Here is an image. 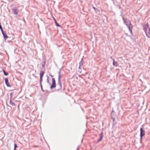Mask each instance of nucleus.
Masks as SVG:
<instances>
[{"label":"nucleus","instance_id":"1","mask_svg":"<svg viewBox=\"0 0 150 150\" xmlns=\"http://www.w3.org/2000/svg\"><path fill=\"white\" fill-rule=\"evenodd\" d=\"M143 30L146 33V35L149 38H150V28L148 27V24L146 23L143 25Z\"/></svg>","mask_w":150,"mask_h":150},{"label":"nucleus","instance_id":"2","mask_svg":"<svg viewBox=\"0 0 150 150\" xmlns=\"http://www.w3.org/2000/svg\"><path fill=\"white\" fill-rule=\"evenodd\" d=\"M127 27L128 28L130 32L132 34V25L131 24V22L130 21L127 20L126 21V22L125 23Z\"/></svg>","mask_w":150,"mask_h":150},{"label":"nucleus","instance_id":"3","mask_svg":"<svg viewBox=\"0 0 150 150\" xmlns=\"http://www.w3.org/2000/svg\"><path fill=\"white\" fill-rule=\"evenodd\" d=\"M12 11L13 14L16 15H17L19 12V10L16 7H14L11 9Z\"/></svg>","mask_w":150,"mask_h":150},{"label":"nucleus","instance_id":"4","mask_svg":"<svg viewBox=\"0 0 150 150\" xmlns=\"http://www.w3.org/2000/svg\"><path fill=\"white\" fill-rule=\"evenodd\" d=\"M60 70L59 71V75L58 76V85H59V87L61 88L62 87V85H61V80H60Z\"/></svg>","mask_w":150,"mask_h":150},{"label":"nucleus","instance_id":"5","mask_svg":"<svg viewBox=\"0 0 150 150\" xmlns=\"http://www.w3.org/2000/svg\"><path fill=\"white\" fill-rule=\"evenodd\" d=\"M56 86L55 80L54 78H52V83L51 85L50 88L51 89H52L55 88Z\"/></svg>","mask_w":150,"mask_h":150},{"label":"nucleus","instance_id":"6","mask_svg":"<svg viewBox=\"0 0 150 150\" xmlns=\"http://www.w3.org/2000/svg\"><path fill=\"white\" fill-rule=\"evenodd\" d=\"M5 81L6 84V86L8 87H10L11 86V85L8 82V78H6L5 79Z\"/></svg>","mask_w":150,"mask_h":150},{"label":"nucleus","instance_id":"7","mask_svg":"<svg viewBox=\"0 0 150 150\" xmlns=\"http://www.w3.org/2000/svg\"><path fill=\"white\" fill-rule=\"evenodd\" d=\"M100 138L98 140V142H99L101 141L103 137V132H101L100 134Z\"/></svg>","mask_w":150,"mask_h":150},{"label":"nucleus","instance_id":"8","mask_svg":"<svg viewBox=\"0 0 150 150\" xmlns=\"http://www.w3.org/2000/svg\"><path fill=\"white\" fill-rule=\"evenodd\" d=\"M46 63V60L44 58H43L42 60V66L43 68H44L45 66Z\"/></svg>","mask_w":150,"mask_h":150},{"label":"nucleus","instance_id":"9","mask_svg":"<svg viewBox=\"0 0 150 150\" xmlns=\"http://www.w3.org/2000/svg\"><path fill=\"white\" fill-rule=\"evenodd\" d=\"M2 35H3L4 38L5 40H6L8 38V36L7 35V34L5 32L2 34Z\"/></svg>","mask_w":150,"mask_h":150},{"label":"nucleus","instance_id":"10","mask_svg":"<svg viewBox=\"0 0 150 150\" xmlns=\"http://www.w3.org/2000/svg\"><path fill=\"white\" fill-rule=\"evenodd\" d=\"M113 64L115 66L117 67V62H115L114 59H113Z\"/></svg>","mask_w":150,"mask_h":150},{"label":"nucleus","instance_id":"11","mask_svg":"<svg viewBox=\"0 0 150 150\" xmlns=\"http://www.w3.org/2000/svg\"><path fill=\"white\" fill-rule=\"evenodd\" d=\"M44 72L43 71H41L40 73V77H42L43 76Z\"/></svg>","mask_w":150,"mask_h":150},{"label":"nucleus","instance_id":"12","mask_svg":"<svg viewBox=\"0 0 150 150\" xmlns=\"http://www.w3.org/2000/svg\"><path fill=\"white\" fill-rule=\"evenodd\" d=\"M145 134V132L144 130H143V129L141 128V138Z\"/></svg>","mask_w":150,"mask_h":150},{"label":"nucleus","instance_id":"13","mask_svg":"<svg viewBox=\"0 0 150 150\" xmlns=\"http://www.w3.org/2000/svg\"><path fill=\"white\" fill-rule=\"evenodd\" d=\"M10 103L13 106L15 105V104L11 101V99H10Z\"/></svg>","mask_w":150,"mask_h":150},{"label":"nucleus","instance_id":"14","mask_svg":"<svg viewBox=\"0 0 150 150\" xmlns=\"http://www.w3.org/2000/svg\"><path fill=\"white\" fill-rule=\"evenodd\" d=\"M3 72L4 73V74L5 76H7L8 75V73L5 71L3 69Z\"/></svg>","mask_w":150,"mask_h":150},{"label":"nucleus","instance_id":"15","mask_svg":"<svg viewBox=\"0 0 150 150\" xmlns=\"http://www.w3.org/2000/svg\"><path fill=\"white\" fill-rule=\"evenodd\" d=\"M82 59H81V60L79 63V65L80 66H81L83 65V62H82Z\"/></svg>","mask_w":150,"mask_h":150},{"label":"nucleus","instance_id":"16","mask_svg":"<svg viewBox=\"0 0 150 150\" xmlns=\"http://www.w3.org/2000/svg\"><path fill=\"white\" fill-rule=\"evenodd\" d=\"M42 77H40V85L42 84Z\"/></svg>","mask_w":150,"mask_h":150},{"label":"nucleus","instance_id":"17","mask_svg":"<svg viewBox=\"0 0 150 150\" xmlns=\"http://www.w3.org/2000/svg\"><path fill=\"white\" fill-rule=\"evenodd\" d=\"M55 24L57 26L59 27H60V25L58 23H57V22H56V21H55Z\"/></svg>","mask_w":150,"mask_h":150},{"label":"nucleus","instance_id":"18","mask_svg":"<svg viewBox=\"0 0 150 150\" xmlns=\"http://www.w3.org/2000/svg\"><path fill=\"white\" fill-rule=\"evenodd\" d=\"M17 147V145L16 144H14V150H16V149Z\"/></svg>","mask_w":150,"mask_h":150},{"label":"nucleus","instance_id":"19","mask_svg":"<svg viewBox=\"0 0 150 150\" xmlns=\"http://www.w3.org/2000/svg\"><path fill=\"white\" fill-rule=\"evenodd\" d=\"M47 82L49 84H50V82H49V79H48L49 77H48V76L47 75Z\"/></svg>","mask_w":150,"mask_h":150},{"label":"nucleus","instance_id":"20","mask_svg":"<svg viewBox=\"0 0 150 150\" xmlns=\"http://www.w3.org/2000/svg\"><path fill=\"white\" fill-rule=\"evenodd\" d=\"M13 93H10V99H11L12 98V96L13 95Z\"/></svg>","mask_w":150,"mask_h":150},{"label":"nucleus","instance_id":"21","mask_svg":"<svg viewBox=\"0 0 150 150\" xmlns=\"http://www.w3.org/2000/svg\"><path fill=\"white\" fill-rule=\"evenodd\" d=\"M122 18L123 20V21H124V23H125L126 22V21L125 19V18H124L123 16H122Z\"/></svg>","mask_w":150,"mask_h":150},{"label":"nucleus","instance_id":"22","mask_svg":"<svg viewBox=\"0 0 150 150\" xmlns=\"http://www.w3.org/2000/svg\"><path fill=\"white\" fill-rule=\"evenodd\" d=\"M40 87H41V90L43 92H44V90H43V88H42V84H41V85H40Z\"/></svg>","mask_w":150,"mask_h":150},{"label":"nucleus","instance_id":"23","mask_svg":"<svg viewBox=\"0 0 150 150\" xmlns=\"http://www.w3.org/2000/svg\"><path fill=\"white\" fill-rule=\"evenodd\" d=\"M1 30V31L2 34L5 33V32L3 30Z\"/></svg>","mask_w":150,"mask_h":150},{"label":"nucleus","instance_id":"24","mask_svg":"<svg viewBox=\"0 0 150 150\" xmlns=\"http://www.w3.org/2000/svg\"><path fill=\"white\" fill-rule=\"evenodd\" d=\"M93 8L95 10H96V9H97V8H96L94 6H93Z\"/></svg>","mask_w":150,"mask_h":150},{"label":"nucleus","instance_id":"25","mask_svg":"<svg viewBox=\"0 0 150 150\" xmlns=\"http://www.w3.org/2000/svg\"><path fill=\"white\" fill-rule=\"evenodd\" d=\"M112 119L113 121H114L115 120V118L114 117H112Z\"/></svg>","mask_w":150,"mask_h":150},{"label":"nucleus","instance_id":"26","mask_svg":"<svg viewBox=\"0 0 150 150\" xmlns=\"http://www.w3.org/2000/svg\"><path fill=\"white\" fill-rule=\"evenodd\" d=\"M79 147H78L76 150H79Z\"/></svg>","mask_w":150,"mask_h":150},{"label":"nucleus","instance_id":"27","mask_svg":"<svg viewBox=\"0 0 150 150\" xmlns=\"http://www.w3.org/2000/svg\"><path fill=\"white\" fill-rule=\"evenodd\" d=\"M81 67V66H80L79 65V69H80V67Z\"/></svg>","mask_w":150,"mask_h":150},{"label":"nucleus","instance_id":"28","mask_svg":"<svg viewBox=\"0 0 150 150\" xmlns=\"http://www.w3.org/2000/svg\"><path fill=\"white\" fill-rule=\"evenodd\" d=\"M140 130L141 131V128H140ZM140 136L141 137V132H140Z\"/></svg>","mask_w":150,"mask_h":150},{"label":"nucleus","instance_id":"29","mask_svg":"<svg viewBox=\"0 0 150 150\" xmlns=\"http://www.w3.org/2000/svg\"><path fill=\"white\" fill-rule=\"evenodd\" d=\"M144 91V90H143L142 92H143Z\"/></svg>","mask_w":150,"mask_h":150},{"label":"nucleus","instance_id":"30","mask_svg":"<svg viewBox=\"0 0 150 150\" xmlns=\"http://www.w3.org/2000/svg\"><path fill=\"white\" fill-rule=\"evenodd\" d=\"M144 102H143V104H144Z\"/></svg>","mask_w":150,"mask_h":150},{"label":"nucleus","instance_id":"31","mask_svg":"<svg viewBox=\"0 0 150 150\" xmlns=\"http://www.w3.org/2000/svg\"><path fill=\"white\" fill-rule=\"evenodd\" d=\"M51 76H52V77L53 76L52 75H51Z\"/></svg>","mask_w":150,"mask_h":150},{"label":"nucleus","instance_id":"32","mask_svg":"<svg viewBox=\"0 0 150 150\" xmlns=\"http://www.w3.org/2000/svg\"><path fill=\"white\" fill-rule=\"evenodd\" d=\"M83 140V139H82V141H81V142H82Z\"/></svg>","mask_w":150,"mask_h":150},{"label":"nucleus","instance_id":"33","mask_svg":"<svg viewBox=\"0 0 150 150\" xmlns=\"http://www.w3.org/2000/svg\"><path fill=\"white\" fill-rule=\"evenodd\" d=\"M141 139L140 138V141H141Z\"/></svg>","mask_w":150,"mask_h":150},{"label":"nucleus","instance_id":"34","mask_svg":"<svg viewBox=\"0 0 150 150\" xmlns=\"http://www.w3.org/2000/svg\"><path fill=\"white\" fill-rule=\"evenodd\" d=\"M113 110H112V112H113Z\"/></svg>","mask_w":150,"mask_h":150}]
</instances>
